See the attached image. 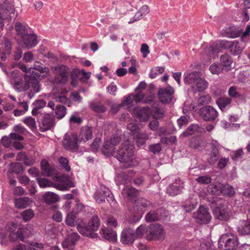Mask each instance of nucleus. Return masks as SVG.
<instances>
[{"instance_id":"1","label":"nucleus","mask_w":250,"mask_h":250,"mask_svg":"<svg viewBox=\"0 0 250 250\" xmlns=\"http://www.w3.org/2000/svg\"><path fill=\"white\" fill-rule=\"evenodd\" d=\"M137 238H145L148 241H163L166 234L162 225L154 223L148 226L144 224L139 226L136 229Z\"/></svg>"},{"instance_id":"2","label":"nucleus","mask_w":250,"mask_h":250,"mask_svg":"<svg viewBox=\"0 0 250 250\" xmlns=\"http://www.w3.org/2000/svg\"><path fill=\"white\" fill-rule=\"evenodd\" d=\"M134 149V145L126 141L122 143L119 149L114 152V157L123 163L121 166L123 168L132 167L137 165V161L133 158Z\"/></svg>"},{"instance_id":"3","label":"nucleus","mask_w":250,"mask_h":250,"mask_svg":"<svg viewBox=\"0 0 250 250\" xmlns=\"http://www.w3.org/2000/svg\"><path fill=\"white\" fill-rule=\"evenodd\" d=\"M15 28L17 35L20 38L18 41L19 44L28 49L37 45V36L28 26L19 22L16 23Z\"/></svg>"},{"instance_id":"4","label":"nucleus","mask_w":250,"mask_h":250,"mask_svg":"<svg viewBox=\"0 0 250 250\" xmlns=\"http://www.w3.org/2000/svg\"><path fill=\"white\" fill-rule=\"evenodd\" d=\"M100 224V218L97 215H94L88 222L84 221L83 218L78 221L77 229L83 236L96 238L99 236L95 231L98 230Z\"/></svg>"},{"instance_id":"5","label":"nucleus","mask_w":250,"mask_h":250,"mask_svg":"<svg viewBox=\"0 0 250 250\" xmlns=\"http://www.w3.org/2000/svg\"><path fill=\"white\" fill-rule=\"evenodd\" d=\"M210 208L215 218L220 221H227L229 217L227 207L223 201L217 197L208 199Z\"/></svg>"},{"instance_id":"6","label":"nucleus","mask_w":250,"mask_h":250,"mask_svg":"<svg viewBox=\"0 0 250 250\" xmlns=\"http://www.w3.org/2000/svg\"><path fill=\"white\" fill-rule=\"evenodd\" d=\"M150 205V202L148 200L143 198H138L134 203V211L128 218L129 224H133L138 222Z\"/></svg>"},{"instance_id":"7","label":"nucleus","mask_w":250,"mask_h":250,"mask_svg":"<svg viewBox=\"0 0 250 250\" xmlns=\"http://www.w3.org/2000/svg\"><path fill=\"white\" fill-rule=\"evenodd\" d=\"M218 245L221 250H235L239 245L237 236L231 233L224 234L220 238Z\"/></svg>"},{"instance_id":"8","label":"nucleus","mask_w":250,"mask_h":250,"mask_svg":"<svg viewBox=\"0 0 250 250\" xmlns=\"http://www.w3.org/2000/svg\"><path fill=\"white\" fill-rule=\"evenodd\" d=\"M216 46L222 49L229 50V53L233 56H237L241 54L243 47L238 41H228L227 40H219L216 42Z\"/></svg>"},{"instance_id":"9","label":"nucleus","mask_w":250,"mask_h":250,"mask_svg":"<svg viewBox=\"0 0 250 250\" xmlns=\"http://www.w3.org/2000/svg\"><path fill=\"white\" fill-rule=\"evenodd\" d=\"M78 142L79 141L77 134H65L62 141V146L67 150L76 151L79 148Z\"/></svg>"},{"instance_id":"10","label":"nucleus","mask_w":250,"mask_h":250,"mask_svg":"<svg viewBox=\"0 0 250 250\" xmlns=\"http://www.w3.org/2000/svg\"><path fill=\"white\" fill-rule=\"evenodd\" d=\"M200 117L205 121H214L218 116V112L211 106L206 105L199 109Z\"/></svg>"},{"instance_id":"11","label":"nucleus","mask_w":250,"mask_h":250,"mask_svg":"<svg viewBox=\"0 0 250 250\" xmlns=\"http://www.w3.org/2000/svg\"><path fill=\"white\" fill-rule=\"evenodd\" d=\"M196 221L199 224H207L211 220V217L208 208L204 205H201L196 213H194Z\"/></svg>"},{"instance_id":"12","label":"nucleus","mask_w":250,"mask_h":250,"mask_svg":"<svg viewBox=\"0 0 250 250\" xmlns=\"http://www.w3.org/2000/svg\"><path fill=\"white\" fill-rule=\"evenodd\" d=\"M174 90L171 86L165 88H161L158 91V97L162 103L169 104L173 98Z\"/></svg>"},{"instance_id":"13","label":"nucleus","mask_w":250,"mask_h":250,"mask_svg":"<svg viewBox=\"0 0 250 250\" xmlns=\"http://www.w3.org/2000/svg\"><path fill=\"white\" fill-rule=\"evenodd\" d=\"M80 238L79 234L75 232L67 234L62 242V247L64 250H74L77 242Z\"/></svg>"},{"instance_id":"14","label":"nucleus","mask_w":250,"mask_h":250,"mask_svg":"<svg viewBox=\"0 0 250 250\" xmlns=\"http://www.w3.org/2000/svg\"><path fill=\"white\" fill-rule=\"evenodd\" d=\"M136 236V231L132 229L130 226L126 228L122 231L121 235L120 241L122 243L125 245H132L134 240Z\"/></svg>"},{"instance_id":"15","label":"nucleus","mask_w":250,"mask_h":250,"mask_svg":"<svg viewBox=\"0 0 250 250\" xmlns=\"http://www.w3.org/2000/svg\"><path fill=\"white\" fill-rule=\"evenodd\" d=\"M55 118L50 113L44 115L42 120V125L40 126V130L44 132L47 130H51L55 126Z\"/></svg>"},{"instance_id":"16","label":"nucleus","mask_w":250,"mask_h":250,"mask_svg":"<svg viewBox=\"0 0 250 250\" xmlns=\"http://www.w3.org/2000/svg\"><path fill=\"white\" fill-rule=\"evenodd\" d=\"M183 188V183L180 178L175 179V181L170 184L167 188V193L169 196H174L182 192Z\"/></svg>"},{"instance_id":"17","label":"nucleus","mask_w":250,"mask_h":250,"mask_svg":"<svg viewBox=\"0 0 250 250\" xmlns=\"http://www.w3.org/2000/svg\"><path fill=\"white\" fill-rule=\"evenodd\" d=\"M57 75L61 79L58 80V83L61 84H65L68 81V73L70 70L69 67L65 65L61 64L55 68Z\"/></svg>"},{"instance_id":"18","label":"nucleus","mask_w":250,"mask_h":250,"mask_svg":"<svg viewBox=\"0 0 250 250\" xmlns=\"http://www.w3.org/2000/svg\"><path fill=\"white\" fill-rule=\"evenodd\" d=\"M242 33V29L235 26H230L223 29L221 33L224 37L229 38H235L239 37Z\"/></svg>"},{"instance_id":"19","label":"nucleus","mask_w":250,"mask_h":250,"mask_svg":"<svg viewBox=\"0 0 250 250\" xmlns=\"http://www.w3.org/2000/svg\"><path fill=\"white\" fill-rule=\"evenodd\" d=\"M211 152L208 162L210 165H213L218 159L219 144L216 141H213L211 143Z\"/></svg>"},{"instance_id":"20","label":"nucleus","mask_w":250,"mask_h":250,"mask_svg":"<svg viewBox=\"0 0 250 250\" xmlns=\"http://www.w3.org/2000/svg\"><path fill=\"white\" fill-rule=\"evenodd\" d=\"M93 137L92 128L91 126H83L80 131L78 139L79 143L86 142L91 140Z\"/></svg>"},{"instance_id":"21","label":"nucleus","mask_w":250,"mask_h":250,"mask_svg":"<svg viewBox=\"0 0 250 250\" xmlns=\"http://www.w3.org/2000/svg\"><path fill=\"white\" fill-rule=\"evenodd\" d=\"M165 212L166 210L163 208H159L155 210L150 211L146 215V221L147 222H152L159 220L162 217V214Z\"/></svg>"},{"instance_id":"22","label":"nucleus","mask_w":250,"mask_h":250,"mask_svg":"<svg viewBox=\"0 0 250 250\" xmlns=\"http://www.w3.org/2000/svg\"><path fill=\"white\" fill-rule=\"evenodd\" d=\"M103 238L110 242H115L117 236L116 232L110 228H102L100 231Z\"/></svg>"},{"instance_id":"23","label":"nucleus","mask_w":250,"mask_h":250,"mask_svg":"<svg viewBox=\"0 0 250 250\" xmlns=\"http://www.w3.org/2000/svg\"><path fill=\"white\" fill-rule=\"evenodd\" d=\"M31 202V199L28 197H20L14 200L15 207L19 209L27 208Z\"/></svg>"},{"instance_id":"24","label":"nucleus","mask_w":250,"mask_h":250,"mask_svg":"<svg viewBox=\"0 0 250 250\" xmlns=\"http://www.w3.org/2000/svg\"><path fill=\"white\" fill-rule=\"evenodd\" d=\"M220 62L221 65H222L225 71H228L231 69L232 59L228 53H226L221 56Z\"/></svg>"},{"instance_id":"25","label":"nucleus","mask_w":250,"mask_h":250,"mask_svg":"<svg viewBox=\"0 0 250 250\" xmlns=\"http://www.w3.org/2000/svg\"><path fill=\"white\" fill-rule=\"evenodd\" d=\"M82 218H78L77 212H75L74 210L68 213L65 218L66 224L70 227H77L78 221L81 220Z\"/></svg>"},{"instance_id":"26","label":"nucleus","mask_w":250,"mask_h":250,"mask_svg":"<svg viewBox=\"0 0 250 250\" xmlns=\"http://www.w3.org/2000/svg\"><path fill=\"white\" fill-rule=\"evenodd\" d=\"M134 111L137 118H138L140 122H146L148 120L149 116L148 108L142 107L136 109Z\"/></svg>"},{"instance_id":"27","label":"nucleus","mask_w":250,"mask_h":250,"mask_svg":"<svg viewBox=\"0 0 250 250\" xmlns=\"http://www.w3.org/2000/svg\"><path fill=\"white\" fill-rule=\"evenodd\" d=\"M44 202L47 205L54 204L60 200L58 195L52 192H47L42 196Z\"/></svg>"},{"instance_id":"28","label":"nucleus","mask_w":250,"mask_h":250,"mask_svg":"<svg viewBox=\"0 0 250 250\" xmlns=\"http://www.w3.org/2000/svg\"><path fill=\"white\" fill-rule=\"evenodd\" d=\"M41 168L45 173L44 175L50 177L54 175L55 169L51 167L49 163L45 160H42L41 162Z\"/></svg>"},{"instance_id":"29","label":"nucleus","mask_w":250,"mask_h":250,"mask_svg":"<svg viewBox=\"0 0 250 250\" xmlns=\"http://www.w3.org/2000/svg\"><path fill=\"white\" fill-rule=\"evenodd\" d=\"M111 143L107 141L104 142V144L101 148L102 153L107 157L112 155L114 156V152L115 148L111 144Z\"/></svg>"},{"instance_id":"30","label":"nucleus","mask_w":250,"mask_h":250,"mask_svg":"<svg viewBox=\"0 0 250 250\" xmlns=\"http://www.w3.org/2000/svg\"><path fill=\"white\" fill-rule=\"evenodd\" d=\"M200 76V72L195 71L187 74L184 78V83L188 84H194Z\"/></svg>"},{"instance_id":"31","label":"nucleus","mask_w":250,"mask_h":250,"mask_svg":"<svg viewBox=\"0 0 250 250\" xmlns=\"http://www.w3.org/2000/svg\"><path fill=\"white\" fill-rule=\"evenodd\" d=\"M9 166L10 168L8 171L11 173L20 174L23 173L24 169L21 164L19 162L11 163Z\"/></svg>"},{"instance_id":"32","label":"nucleus","mask_w":250,"mask_h":250,"mask_svg":"<svg viewBox=\"0 0 250 250\" xmlns=\"http://www.w3.org/2000/svg\"><path fill=\"white\" fill-rule=\"evenodd\" d=\"M106 188H104V189L97 190L94 193L93 197L96 202L98 204H102L105 202V196L104 192H106Z\"/></svg>"},{"instance_id":"33","label":"nucleus","mask_w":250,"mask_h":250,"mask_svg":"<svg viewBox=\"0 0 250 250\" xmlns=\"http://www.w3.org/2000/svg\"><path fill=\"white\" fill-rule=\"evenodd\" d=\"M90 108L97 113H103L106 111V107L101 103H92L89 105Z\"/></svg>"},{"instance_id":"34","label":"nucleus","mask_w":250,"mask_h":250,"mask_svg":"<svg viewBox=\"0 0 250 250\" xmlns=\"http://www.w3.org/2000/svg\"><path fill=\"white\" fill-rule=\"evenodd\" d=\"M203 141L198 138H193L189 142V146L194 149L201 151L204 146L202 145Z\"/></svg>"},{"instance_id":"35","label":"nucleus","mask_w":250,"mask_h":250,"mask_svg":"<svg viewBox=\"0 0 250 250\" xmlns=\"http://www.w3.org/2000/svg\"><path fill=\"white\" fill-rule=\"evenodd\" d=\"M221 194L227 197H232L235 194V191L233 187L229 185H221Z\"/></svg>"},{"instance_id":"36","label":"nucleus","mask_w":250,"mask_h":250,"mask_svg":"<svg viewBox=\"0 0 250 250\" xmlns=\"http://www.w3.org/2000/svg\"><path fill=\"white\" fill-rule=\"evenodd\" d=\"M200 127L196 124H191L187 129L183 132L182 135L185 137H187L190 135H192L195 132H198Z\"/></svg>"},{"instance_id":"37","label":"nucleus","mask_w":250,"mask_h":250,"mask_svg":"<svg viewBox=\"0 0 250 250\" xmlns=\"http://www.w3.org/2000/svg\"><path fill=\"white\" fill-rule=\"evenodd\" d=\"M194 85H195L198 91L202 92L207 88L208 83L204 78H202L200 76Z\"/></svg>"},{"instance_id":"38","label":"nucleus","mask_w":250,"mask_h":250,"mask_svg":"<svg viewBox=\"0 0 250 250\" xmlns=\"http://www.w3.org/2000/svg\"><path fill=\"white\" fill-rule=\"evenodd\" d=\"M106 191V192H104L105 194L104 196H105L107 201L112 208H116L117 206V202L115 199L112 193L108 188H107Z\"/></svg>"},{"instance_id":"39","label":"nucleus","mask_w":250,"mask_h":250,"mask_svg":"<svg viewBox=\"0 0 250 250\" xmlns=\"http://www.w3.org/2000/svg\"><path fill=\"white\" fill-rule=\"evenodd\" d=\"M221 185L210 184L207 188L208 192L212 195H219L221 194Z\"/></svg>"},{"instance_id":"40","label":"nucleus","mask_w":250,"mask_h":250,"mask_svg":"<svg viewBox=\"0 0 250 250\" xmlns=\"http://www.w3.org/2000/svg\"><path fill=\"white\" fill-rule=\"evenodd\" d=\"M231 102V99L227 97H221L216 101V104L220 109L223 111L226 106L229 104Z\"/></svg>"},{"instance_id":"41","label":"nucleus","mask_w":250,"mask_h":250,"mask_svg":"<svg viewBox=\"0 0 250 250\" xmlns=\"http://www.w3.org/2000/svg\"><path fill=\"white\" fill-rule=\"evenodd\" d=\"M22 121L32 130L37 128L35 119L31 116H28L22 119Z\"/></svg>"},{"instance_id":"42","label":"nucleus","mask_w":250,"mask_h":250,"mask_svg":"<svg viewBox=\"0 0 250 250\" xmlns=\"http://www.w3.org/2000/svg\"><path fill=\"white\" fill-rule=\"evenodd\" d=\"M66 113V108L62 105H58L55 108V114L57 119H61Z\"/></svg>"},{"instance_id":"43","label":"nucleus","mask_w":250,"mask_h":250,"mask_svg":"<svg viewBox=\"0 0 250 250\" xmlns=\"http://www.w3.org/2000/svg\"><path fill=\"white\" fill-rule=\"evenodd\" d=\"M127 128L130 131V133L134 138L138 137L141 134L140 133V128L137 125L134 124H129L128 125Z\"/></svg>"},{"instance_id":"44","label":"nucleus","mask_w":250,"mask_h":250,"mask_svg":"<svg viewBox=\"0 0 250 250\" xmlns=\"http://www.w3.org/2000/svg\"><path fill=\"white\" fill-rule=\"evenodd\" d=\"M137 139L136 145L138 147H142L145 144L146 141L148 139V135L146 133H141L138 137H135Z\"/></svg>"},{"instance_id":"45","label":"nucleus","mask_w":250,"mask_h":250,"mask_svg":"<svg viewBox=\"0 0 250 250\" xmlns=\"http://www.w3.org/2000/svg\"><path fill=\"white\" fill-rule=\"evenodd\" d=\"M34 211L31 209L24 210L21 214V217L24 222L30 220L34 216Z\"/></svg>"},{"instance_id":"46","label":"nucleus","mask_w":250,"mask_h":250,"mask_svg":"<svg viewBox=\"0 0 250 250\" xmlns=\"http://www.w3.org/2000/svg\"><path fill=\"white\" fill-rule=\"evenodd\" d=\"M57 179L59 181H62L64 182V184L67 188H74L75 187V185L73 182H72L68 177L65 176L63 175L59 176L57 177Z\"/></svg>"},{"instance_id":"47","label":"nucleus","mask_w":250,"mask_h":250,"mask_svg":"<svg viewBox=\"0 0 250 250\" xmlns=\"http://www.w3.org/2000/svg\"><path fill=\"white\" fill-rule=\"evenodd\" d=\"M35 70L40 72V73L49 74V69L48 67L43 66L40 62H36L33 67Z\"/></svg>"},{"instance_id":"48","label":"nucleus","mask_w":250,"mask_h":250,"mask_svg":"<svg viewBox=\"0 0 250 250\" xmlns=\"http://www.w3.org/2000/svg\"><path fill=\"white\" fill-rule=\"evenodd\" d=\"M209 70L211 73L214 74H219L224 70L221 64L213 63L209 66Z\"/></svg>"},{"instance_id":"49","label":"nucleus","mask_w":250,"mask_h":250,"mask_svg":"<svg viewBox=\"0 0 250 250\" xmlns=\"http://www.w3.org/2000/svg\"><path fill=\"white\" fill-rule=\"evenodd\" d=\"M55 99L57 102H60L68 106H69L71 104V101L69 98L64 95H59L57 96L56 94H54Z\"/></svg>"},{"instance_id":"50","label":"nucleus","mask_w":250,"mask_h":250,"mask_svg":"<svg viewBox=\"0 0 250 250\" xmlns=\"http://www.w3.org/2000/svg\"><path fill=\"white\" fill-rule=\"evenodd\" d=\"M59 162L62 167L66 171H69L70 170L71 168L68 164L69 161L66 158L62 156L59 159Z\"/></svg>"},{"instance_id":"51","label":"nucleus","mask_w":250,"mask_h":250,"mask_svg":"<svg viewBox=\"0 0 250 250\" xmlns=\"http://www.w3.org/2000/svg\"><path fill=\"white\" fill-rule=\"evenodd\" d=\"M165 69L163 67H157L154 69H151L149 73V77L154 79L156 77L158 74H162L164 72Z\"/></svg>"},{"instance_id":"52","label":"nucleus","mask_w":250,"mask_h":250,"mask_svg":"<svg viewBox=\"0 0 250 250\" xmlns=\"http://www.w3.org/2000/svg\"><path fill=\"white\" fill-rule=\"evenodd\" d=\"M244 154L243 149L240 148L238 149L233 151L231 153V158L233 160L236 161L241 158Z\"/></svg>"},{"instance_id":"53","label":"nucleus","mask_w":250,"mask_h":250,"mask_svg":"<svg viewBox=\"0 0 250 250\" xmlns=\"http://www.w3.org/2000/svg\"><path fill=\"white\" fill-rule=\"evenodd\" d=\"M101 142V139L99 137H96L94 139L90 145V149L92 152H96L98 151Z\"/></svg>"},{"instance_id":"54","label":"nucleus","mask_w":250,"mask_h":250,"mask_svg":"<svg viewBox=\"0 0 250 250\" xmlns=\"http://www.w3.org/2000/svg\"><path fill=\"white\" fill-rule=\"evenodd\" d=\"M37 180L39 186L42 188L50 187V184H52L49 179L46 178H37Z\"/></svg>"},{"instance_id":"55","label":"nucleus","mask_w":250,"mask_h":250,"mask_svg":"<svg viewBox=\"0 0 250 250\" xmlns=\"http://www.w3.org/2000/svg\"><path fill=\"white\" fill-rule=\"evenodd\" d=\"M134 101L133 94H129L126 98L122 101L121 105L122 106L132 105Z\"/></svg>"},{"instance_id":"56","label":"nucleus","mask_w":250,"mask_h":250,"mask_svg":"<svg viewBox=\"0 0 250 250\" xmlns=\"http://www.w3.org/2000/svg\"><path fill=\"white\" fill-rule=\"evenodd\" d=\"M196 205L189 200H187L182 206L186 212H189L195 208Z\"/></svg>"},{"instance_id":"57","label":"nucleus","mask_w":250,"mask_h":250,"mask_svg":"<svg viewBox=\"0 0 250 250\" xmlns=\"http://www.w3.org/2000/svg\"><path fill=\"white\" fill-rule=\"evenodd\" d=\"M196 180L200 184H208L211 183V179L210 176L206 175L198 177Z\"/></svg>"},{"instance_id":"58","label":"nucleus","mask_w":250,"mask_h":250,"mask_svg":"<svg viewBox=\"0 0 250 250\" xmlns=\"http://www.w3.org/2000/svg\"><path fill=\"white\" fill-rule=\"evenodd\" d=\"M162 150L160 144H154L149 146V150L154 154L159 153Z\"/></svg>"},{"instance_id":"59","label":"nucleus","mask_w":250,"mask_h":250,"mask_svg":"<svg viewBox=\"0 0 250 250\" xmlns=\"http://www.w3.org/2000/svg\"><path fill=\"white\" fill-rule=\"evenodd\" d=\"M25 82H29L30 84H36V83H39V80L35 78L34 76L25 74L24 75Z\"/></svg>"},{"instance_id":"60","label":"nucleus","mask_w":250,"mask_h":250,"mask_svg":"<svg viewBox=\"0 0 250 250\" xmlns=\"http://www.w3.org/2000/svg\"><path fill=\"white\" fill-rule=\"evenodd\" d=\"M3 44L4 46V51L6 52L7 54H10L11 53V50L12 49L11 42L9 39L5 38Z\"/></svg>"},{"instance_id":"61","label":"nucleus","mask_w":250,"mask_h":250,"mask_svg":"<svg viewBox=\"0 0 250 250\" xmlns=\"http://www.w3.org/2000/svg\"><path fill=\"white\" fill-rule=\"evenodd\" d=\"M46 104V102L43 99H40L36 100L33 104L35 105L39 110L45 106Z\"/></svg>"},{"instance_id":"62","label":"nucleus","mask_w":250,"mask_h":250,"mask_svg":"<svg viewBox=\"0 0 250 250\" xmlns=\"http://www.w3.org/2000/svg\"><path fill=\"white\" fill-rule=\"evenodd\" d=\"M240 94V93L236 90V87L233 86H231L228 91L229 95L232 98H236Z\"/></svg>"},{"instance_id":"63","label":"nucleus","mask_w":250,"mask_h":250,"mask_svg":"<svg viewBox=\"0 0 250 250\" xmlns=\"http://www.w3.org/2000/svg\"><path fill=\"white\" fill-rule=\"evenodd\" d=\"M138 190L136 188L131 187L128 188L126 191V194L128 197L135 198L138 195Z\"/></svg>"},{"instance_id":"64","label":"nucleus","mask_w":250,"mask_h":250,"mask_svg":"<svg viewBox=\"0 0 250 250\" xmlns=\"http://www.w3.org/2000/svg\"><path fill=\"white\" fill-rule=\"evenodd\" d=\"M250 33V25H247L244 32L242 31L241 40L242 42H245L246 39L249 36Z\"/></svg>"}]
</instances>
